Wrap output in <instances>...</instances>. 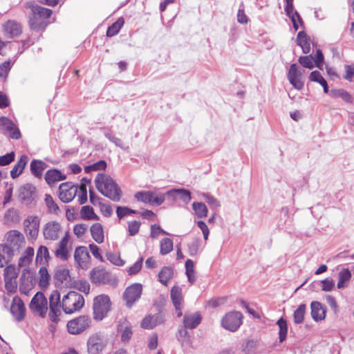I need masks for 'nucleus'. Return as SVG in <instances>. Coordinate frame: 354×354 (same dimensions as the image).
I'll use <instances>...</instances> for the list:
<instances>
[{"label":"nucleus","instance_id":"obj_48","mask_svg":"<svg viewBox=\"0 0 354 354\" xmlns=\"http://www.w3.org/2000/svg\"><path fill=\"white\" fill-rule=\"evenodd\" d=\"M202 196L206 203L210 206L212 211H216L220 207L221 204L218 200L209 193H203Z\"/></svg>","mask_w":354,"mask_h":354},{"label":"nucleus","instance_id":"obj_3","mask_svg":"<svg viewBox=\"0 0 354 354\" xmlns=\"http://www.w3.org/2000/svg\"><path fill=\"white\" fill-rule=\"evenodd\" d=\"M91 324V318L88 315H83L68 321L66 328L70 334L79 335L88 330Z\"/></svg>","mask_w":354,"mask_h":354},{"label":"nucleus","instance_id":"obj_8","mask_svg":"<svg viewBox=\"0 0 354 354\" xmlns=\"http://www.w3.org/2000/svg\"><path fill=\"white\" fill-rule=\"evenodd\" d=\"M40 218L37 216L29 215L23 222L24 230L30 240L37 239L39 231Z\"/></svg>","mask_w":354,"mask_h":354},{"label":"nucleus","instance_id":"obj_25","mask_svg":"<svg viewBox=\"0 0 354 354\" xmlns=\"http://www.w3.org/2000/svg\"><path fill=\"white\" fill-rule=\"evenodd\" d=\"M118 330L121 333V341L127 343L132 336V330L125 319H120L118 325Z\"/></svg>","mask_w":354,"mask_h":354},{"label":"nucleus","instance_id":"obj_14","mask_svg":"<svg viewBox=\"0 0 354 354\" xmlns=\"http://www.w3.org/2000/svg\"><path fill=\"white\" fill-rule=\"evenodd\" d=\"M0 130L12 139L18 140L21 138V132L17 126L7 118H0Z\"/></svg>","mask_w":354,"mask_h":354},{"label":"nucleus","instance_id":"obj_47","mask_svg":"<svg viewBox=\"0 0 354 354\" xmlns=\"http://www.w3.org/2000/svg\"><path fill=\"white\" fill-rule=\"evenodd\" d=\"M277 324L279 326V338L281 342H283L286 337L288 333V326L286 321L281 317L277 322Z\"/></svg>","mask_w":354,"mask_h":354},{"label":"nucleus","instance_id":"obj_49","mask_svg":"<svg viewBox=\"0 0 354 354\" xmlns=\"http://www.w3.org/2000/svg\"><path fill=\"white\" fill-rule=\"evenodd\" d=\"M4 279H17L19 270L15 265H9L4 269Z\"/></svg>","mask_w":354,"mask_h":354},{"label":"nucleus","instance_id":"obj_21","mask_svg":"<svg viewBox=\"0 0 354 354\" xmlns=\"http://www.w3.org/2000/svg\"><path fill=\"white\" fill-rule=\"evenodd\" d=\"M3 32L6 37L13 38L21 35L22 28L16 21L8 20L3 25Z\"/></svg>","mask_w":354,"mask_h":354},{"label":"nucleus","instance_id":"obj_43","mask_svg":"<svg viewBox=\"0 0 354 354\" xmlns=\"http://www.w3.org/2000/svg\"><path fill=\"white\" fill-rule=\"evenodd\" d=\"M124 23V21L122 17L118 18L115 22L108 28L106 30V36L111 37L117 35L123 26Z\"/></svg>","mask_w":354,"mask_h":354},{"label":"nucleus","instance_id":"obj_45","mask_svg":"<svg viewBox=\"0 0 354 354\" xmlns=\"http://www.w3.org/2000/svg\"><path fill=\"white\" fill-rule=\"evenodd\" d=\"M160 252L162 255H166L173 250V241L169 238H165L160 243Z\"/></svg>","mask_w":354,"mask_h":354},{"label":"nucleus","instance_id":"obj_56","mask_svg":"<svg viewBox=\"0 0 354 354\" xmlns=\"http://www.w3.org/2000/svg\"><path fill=\"white\" fill-rule=\"evenodd\" d=\"M186 329V328L178 329V333L176 335L177 339L179 342H180L183 346L189 343L190 337Z\"/></svg>","mask_w":354,"mask_h":354},{"label":"nucleus","instance_id":"obj_29","mask_svg":"<svg viewBox=\"0 0 354 354\" xmlns=\"http://www.w3.org/2000/svg\"><path fill=\"white\" fill-rule=\"evenodd\" d=\"M28 161V157L26 155H22L10 171V176L12 178H17L23 172Z\"/></svg>","mask_w":354,"mask_h":354},{"label":"nucleus","instance_id":"obj_46","mask_svg":"<svg viewBox=\"0 0 354 354\" xmlns=\"http://www.w3.org/2000/svg\"><path fill=\"white\" fill-rule=\"evenodd\" d=\"M306 306L304 304H300L294 311L293 318L295 324H301L304 322L306 313Z\"/></svg>","mask_w":354,"mask_h":354},{"label":"nucleus","instance_id":"obj_60","mask_svg":"<svg viewBox=\"0 0 354 354\" xmlns=\"http://www.w3.org/2000/svg\"><path fill=\"white\" fill-rule=\"evenodd\" d=\"M106 256L107 259L113 265L122 266L124 264V261L120 258L119 254L108 252Z\"/></svg>","mask_w":354,"mask_h":354},{"label":"nucleus","instance_id":"obj_13","mask_svg":"<svg viewBox=\"0 0 354 354\" xmlns=\"http://www.w3.org/2000/svg\"><path fill=\"white\" fill-rule=\"evenodd\" d=\"M79 187L71 182L62 183L59 187V197L64 203L71 202L77 195Z\"/></svg>","mask_w":354,"mask_h":354},{"label":"nucleus","instance_id":"obj_20","mask_svg":"<svg viewBox=\"0 0 354 354\" xmlns=\"http://www.w3.org/2000/svg\"><path fill=\"white\" fill-rule=\"evenodd\" d=\"M60 294L57 290H53L49 297V316L53 322H55L60 315Z\"/></svg>","mask_w":354,"mask_h":354},{"label":"nucleus","instance_id":"obj_53","mask_svg":"<svg viewBox=\"0 0 354 354\" xmlns=\"http://www.w3.org/2000/svg\"><path fill=\"white\" fill-rule=\"evenodd\" d=\"M69 277V271L64 267H58L55 270V278L60 281L63 282Z\"/></svg>","mask_w":354,"mask_h":354},{"label":"nucleus","instance_id":"obj_11","mask_svg":"<svg viewBox=\"0 0 354 354\" xmlns=\"http://www.w3.org/2000/svg\"><path fill=\"white\" fill-rule=\"evenodd\" d=\"M27 7L31 8L32 17L30 18V24L32 27L37 28L39 20L49 18L52 15V10L48 8L35 5L32 3H27Z\"/></svg>","mask_w":354,"mask_h":354},{"label":"nucleus","instance_id":"obj_22","mask_svg":"<svg viewBox=\"0 0 354 354\" xmlns=\"http://www.w3.org/2000/svg\"><path fill=\"white\" fill-rule=\"evenodd\" d=\"M91 280L95 284H104L109 279V273L103 268H93L90 272Z\"/></svg>","mask_w":354,"mask_h":354},{"label":"nucleus","instance_id":"obj_12","mask_svg":"<svg viewBox=\"0 0 354 354\" xmlns=\"http://www.w3.org/2000/svg\"><path fill=\"white\" fill-rule=\"evenodd\" d=\"M36 198V187L32 184L27 183L19 189V198L26 206H30L35 203Z\"/></svg>","mask_w":354,"mask_h":354},{"label":"nucleus","instance_id":"obj_15","mask_svg":"<svg viewBox=\"0 0 354 354\" xmlns=\"http://www.w3.org/2000/svg\"><path fill=\"white\" fill-rule=\"evenodd\" d=\"M62 233V226L59 222L49 221L46 223L43 228V236L44 239L55 241L59 239Z\"/></svg>","mask_w":354,"mask_h":354},{"label":"nucleus","instance_id":"obj_57","mask_svg":"<svg viewBox=\"0 0 354 354\" xmlns=\"http://www.w3.org/2000/svg\"><path fill=\"white\" fill-rule=\"evenodd\" d=\"M106 167V163L104 160H100L91 165L86 166L84 169L86 173H89L91 171L104 170Z\"/></svg>","mask_w":354,"mask_h":354},{"label":"nucleus","instance_id":"obj_17","mask_svg":"<svg viewBox=\"0 0 354 354\" xmlns=\"http://www.w3.org/2000/svg\"><path fill=\"white\" fill-rule=\"evenodd\" d=\"M74 259L78 267L83 270L88 268L91 257L85 246H78L75 248L74 252Z\"/></svg>","mask_w":354,"mask_h":354},{"label":"nucleus","instance_id":"obj_5","mask_svg":"<svg viewBox=\"0 0 354 354\" xmlns=\"http://www.w3.org/2000/svg\"><path fill=\"white\" fill-rule=\"evenodd\" d=\"M108 344L106 337L100 333L92 334L86 342L88 354H101Z\"/></svg>","mask_w":354,"mask_h":354},{"label":"nucleus","instance_id":"obj_61","mask_svg":"<svg viewBox=\"0 0 354 354\" xmlns=\"http://www.w3.org/2000/svg\"><path fill=\"white\" fill-rule=\"evenodd\" d=\"M104 136L111 142L114 143L115 146L124 149L123 142L121 139L117 138L114 134H113L111 131H106L104 133Z\"/></svg>","mask_w":354,"mask_h":354},{"label":"nucleus","instance_id":"obj_10","mask_svg":"<svg viewBox=\"0 0 354 354\" xmlns=\"http://www.w3.org/2000/svg\"><path fill=\"white\" fill-rule=\"evenodd\" d=\"M243 315L240 312L232 311L227 313L221 320V325L225 329L234 332L242 324Z\"/></svg>","mask_w":354,"mask_h":354},{"label":"nucleus","instance_id":"obj_2","mask_svg":"<svg viewBox=\"0 0 354 354\" xmlns=\"http://www.w3.org/2000/svg\"><path fill=\"white\" fill-rule=\"evenodd\" d=\"M84 304L83 296L77 292L70 291L64 296L62 307L66 314H72L79 311Z\"/></svg>","mask_w":354,"mask_h":354},{"label":"nucleus","instance_id":"obj_31","mask_svg":"<svg viewBox=\"0 0 354 354\" xmlns=\"http://www.w3.org/2000/svg\"><path fill=\"white\" fill-rule=\"evenodd\" d=\"M171 299L176 310L183 307L182 290L178 286H174L171 290Z\"/></svg>","mask_w":354,"mask_h":354},{"label":"nucleus","instance_id":"obj_33","mask_svg":"<svg viewBox=\"0 0 354 354\" xmlns=\"http://www.w3.org/2000/svg\"><path fill=\"white\" fill-rule=\"evenodd\" d=\"M34 254V248L32 247H28L19 259L18 266L19 268L28 266L32 261Z\"/></svg>","mask_w":354,"mask_h":354},{"label":"nucleus","instance_id":"obj_18","mask_svg":"<svg viewBox=\"0 0 354 354\" xmlns=\"http://www.w3.org/2000/svg\"><path fill=\"white\" fill-rule=\"evenodd\" d=\"M303 72L298 68L296 64H292L290 66L288 79L290 83L297 90H301L304 87V82L301 80Z\"/></svg>","mask_w":354,"mask_h":354},{"label":"nucleus","instance_id":"obj_34","mask_svg":"<svg viewBox=\"0 0 354 354\" xmlns=\"http://www.w3.org/2000/svg\"><path fill=\"white\" fill-rule=\"evenodd\" d=\"M297 45H299L304 54L310 52V46L309 43V37L304 31H300L297 34L296 39Z\"/></svg>","mask_w":354,"mask_h":354},{"label":"nucleus","instance_id":"obj_40","mask_svg":"<svg viewBox=\"0 0 354 354\" xmlns=\"http://www.w3.org/2000/svg\"><path fill=\"white\" fill-rule=\"evenodd\" d=\"M175 194H178L180 199L185 203H188L191 200V193L185 189H171L166 193L168 196L173 197Z\"/></svg>","mask_w":354,"mask_h":354},{"label":"nucleus","instance_id":"obj_39","mask_svg":"<svg viewBox=\"0 0 354 354\" xmlns=\"http://www.w3.org/2000/svg\"><path fill=\"white\" fill-rule=\"evenodd\" d=\"M50 276L47 268L44 266L39 270V286L41 288H46L49 285Z\"/></svg>","mask_w":354,"mask_h":354},{"label":"nucleus","instance_id":"obj_24","mask_svg":"<svg viewBox=\"0 0 354 354\" xmlns=\"http://www.w3.org/2000/svg\"><path fill=\"white\" fill-rule=\"evenodd\" d=\"M310 315L315 322L322 321L326 317V308L319 301H312L310 304Z\"/></svg>","mask_w":354,"mask_h":354},{"label":"nucleus","instance_id":"obj_7","mask_svg":"<svg viewBox=\"0 0 354 354\" xmlns=\"http://www.w3.org/2000/svg\"><path fill=\"white\" fill-rule=\"evenodd\" d=\"M166 194H156L153 191H140L135 194L137 201L151 205L159 206L165 200Z\"/></svg>","mask_w":354,"mask_h":354},{"label":"nucleus","instance_id":"obj_4","mask_svg":"<svg viewBox=\"0 0 354 354\" xmlns=\"http://www.w3.org/2000/svg\"><path fill=\"white\" fill-rule=\"evenodd\" d=\"M111 301L107 295H101L95 297L93 300V318L96 321H101L110 310Z\"/></svg>","mask_w":354,"mask_h":354},{"label":"nucleus","instance_id":"obj_30","mask_svg":"<svg viewBox=\"0 0 354 354\" xmlns=\"http://www.w3.org/2000/svg\"><path fill=\"white\" fill-rule=\"evenodd\" d=\"M47 164L40 160H33L30 162L31 173L37 178H41L43 171L47 168Z\"/></svg>","mask_w":354,"mask_h":354},{"label":"nucleus","instance_id":"obj_58","mask_svg":"<svg viewBox=\"0 0 354 354\" xmlns=\"http://www.w3.org/2000/svg\"><path fill=\"white\" fill-rule=\"evenodd\" d=\"M321 289L324 292H330L335 287V281L332 278H326L321 281Z\"/></svg>","mask_w":354,"mask_h":354},{"label":"nucleus","instance_id":"obj_64","mask_svg":"<svg viewBox=\"0 0 354 354\" xmlns=\"http://www.w3.org/2000/svg\"><path fill=\"white\" fill-rule=\"evenodd\" d=\"M344 68L345 74L343 77L348 82H352L354 77V65H346Z\"/></svg>","mask_w":354,"mask_h":354},{"label":"nucleus","instance_id":"obj_55","mask_svg":"<svg viewBox=\"0 0 354 354\" xmlns=\"http://www.w3.org/2000/svg\"><path fill=\"white\" fill-rule=\"evenodd\" d=\"M45 203L47 206L48 211L52 213L57 214L59 211V207L57 203L54 201L53 197L49 194L45 195Z\"/></svg>","mask_w":354,"mask_h":354},{"label":"nucleus","instance_id":"obj_28","mask_svg":"<svg viewBox=\"0 0 354 354\" xmlns=\"http://www.w3.org/2000/svg\"><path fill=\"white\" fill-rule=\"evenodd\" d=\"M66 176L62 174V172L57 169H50L47 171L45 180L48 185L53 186L55 183L64 180Z\"/></svg>","mask_w":354,"mask_h":354},{"label":"nucleus","instance_id":"obj_62","mask_svg":"<svg viewBox=\"0 0 354 354\" xmlns=\"http://www.w3.org/2000/svg\"><path fill=\"white\" fill-rule=\"evenodd\" d=\"M15 153L13 151L0 156V166H6L14 161Z\"/></svg>","mask_w":354,"mask_h":354},{"label":"nucleus","instance_id":"obj_35","mask_svg":"<svg viewBox=\"0 0 354 354\" xmlns=\"http://www.w3.org/2000/svg\"><path fill=\"white\" fill-rule=\"evenodd\" d=\"M3 220L4 223L9 225L19 223L20 221L19 211L15 208L7 209L5 212Z\"/></svg>","mask_w":354,"mask_h":354},{"label":"nucleus","instance_id":"obj_52","mask_svg":"<svg viewBox=\"0 0 354 354\" xmlns=\"http://www.w3.org/2000/svg\"><path fill=\"white\" fill-rule=\"evenodd\" d=\"M334 97H340L346 103H352L353 101V97L346 91L343 89H338L332 91Z\"/></svg>","mask_w":354,"mask_h":354},{"label":"nucleus","instance_id":"obj_19","mask_svg":"<svg viewBox=\"0 0 354 354\" xmlns=\"http://www.w3.org/2000/svg\"><path fill=\"white\" fill-rule=\"evenodd\" d=\"M142 290V285L140 283H134L126 289L124 299L129 307H131L140 297Z\"/></svg>","mask_w":354,"mask_h":354},{"label":"nucleus","instance_id":"obj_26","mask_svg":"<svg viewBox=\"0 0 354 354\" xmlns=\"http://www.w3.org/2000/svg\"><path fill=\"white\" fill-rule=\"evenodd\" d=\"M16 254L13 250L6 245L0 244V268H3L12 260Z\"/></svg>","mask_w":354,"mask_h":354},{"label":"nucleus","instance_id":"obj_44","mask_svg":"<svg viewBox=\"0 0 354 354\" xmlns=\"http://www.w3.org/2000/svg\"><path fill=\"white\" fill-rule=\"evenodd\" d=\"M185 273L190 283H194L196 281L194 263L191 259H187L185 262Z\"/></svg>","mask_w":354,"mask_h":354},{"label":"nucleus","instance_id":"obj_32","mask_svg":"<svg viewBox=\"0 0 354 354\" xmlns=\"http://www.w3.org/2000/svg\"><path fill=\"white\" fill-rule=\"evenodd\" d=\"M352 274L348 268L342 269L338 274V282L337 288L338 289H343L346 288L351 279Z\"/></svg>","mask_w":354,"mask_h":354},{"label":"nucleus","instance_id":"obj_16","mask_svg":"<svg viewBox=\"0 0 354 354\" xmlns=\"http://www.w3.org/2000/svg\"><path fill=\"white\" fill-rule=\"evenodd\" d=\"M70 236L68 232L62 238L57 245V249L55 250V256L62 260L67 261L70 257Z\"/></svg>","mask_w":354,"mask_h":354},{"label":"nucleus","instance_id":"obj_41","mask_svg":"<svg viewBox=\"0 0 354 354\" xmlns=\"http://www.w3.org/2000/svg\"><path fill=\"white\" fill-rule=\"evenodd\" d=\"M192 208L198 218H202L207 216L208 209L205 203L201 202H194Z\"/></svg>","mask_w":354,"mask_h":354},{"label":"nucleus","instance_id":"obj_38","mask_svg":"<svg viewBox=\"0 0 354 354\" xmlns=\"http://www.w3.org/2000/svg\"><path fill=\"white\" fill-rule=\"evenodd\" d=\"M161 316L158 314L149 315L146 317L141 322V326L145 329H151L160 323Z\"/></svg>","mask_w":354,"mask_h":354},{"label":"nucleus","instance_id":"obj_42","mask_svg":"<svg viewBox=\"0 0 354 354\" xmlns=\"http://www.w3.org/2000/svg\"><path fill=\"white\" fill-rule=\"evenodd\" d=\"M173 269L170 267H164L158 274L159 281L163 285L167 286L168 281L173 276Z\"/></svg>","mask_w":354,"mask_h":354},{"label":"nucleus","instance_id":"obj_51","mask_svg":"<svg viewBox=\"0 0 354 354\" xmlns=\"http://www.w3.org/2000/svg\"><path fill=\"white\" fill-rule=\"evenodd\" d=\"M81 217L86 220H95L97 218L93 209L90 206H84L80 211Z\"/></svg>","mask_w":354,"mask_h":354},{"label":"nucleus","instance_id":"obj_23","mask_svg":"<svg viewBox=\"0 0 354 354\" xmlns=\"http://www.w3.org/2000/svg\"><path fill=\"white\" fill-rule=\"evenodd\" d=\"M10 312L17 321H21L24 318L25 307L22 300L15 297L12 301Z\"/></svg>","mask_w":354,"mask_h":354},{"label":"nucleus","instance_id":"obj_6","mask_svg":"<svg viewBox=\"0 0 354 354\" xmlns=\"http://www.w3.org/2000/svg\"><path fill=\"white\" fill-rule=\"evenodd\" d=\"M4 239L6 242L3 245H6L10 248L16 254L25 244V237L24 234L17 230H11L7 232L5 234Z\"/></svg>","mask_w":354,"mask_h":354},{"label":"nucleus","instance_id":"obj_59","mask_svg":"<svg viewBox=\"0 0 354 354\" xmlns=\"http://www.w3.org/2000/svg\"><path fill=\"white\" fill-rule=\"evenodd\" d=\"M288 17L290 19L295 31H297L299 29V25L301 26H303V20L297 11H295L293 15H291Z\"/></svg>","mask_w":354,"mask_h":354},{"label":"nucleus","instance_id":"obj_36","mask_svg":"<svg viewBox=\"0 0 354 354\" xmlns=\"http://www.w3.org/2000/svg\"><path fill=\"white\" fill-rule=\"evenodd\" d=\"M91 233L93 239L97 243H102L104 241V236L102 226L99 223L93 224L91 227Z\"/></svg>","mask_w":354,"mask_h":354},{"label":"nucleus","instance_id":"obj_1","mask_svg":"<svg viewBox=\"0 0 354 354\" xmlns=\"http://www.w3.org/2000/svg\"><path fill=\"white\" fill-rule=\"evenodd\" d=\"M95 184L97 189L104 196L115 202L120 200L122 191L109 176L98 174L95 177Z\"/></svg>","mask_w":354,"mask_h":354},{"label":"nucleus","instance_id":"obj_27","mask_svg":"<svg viewBox=\"0 0 354 354\" xmlns=\"http://www.w3.org/2000/svg\"><path fill=\"white\" fill-rule=\"evenodd\" d=\"M201 322V317L198 313H185L183 319L184 327L189 329L195 328Z\"/></svg>","mask_w":354,"mask_h":354},{"label":"nucleus","instance_id":"obj_54","mask_svg":"<svg viewBox=\"0 0 354 354\" xmlns=\"http://www.w3.org/2000/svg\"><path fill=\"white\" fill-rule=\"evenodd\" d=\"M298 62L303 67L308 69H312L315 66L314 57L311 55L301 56Z\"/></svg>","mask_w":354,"mask_h":354},{"label":"nucleus","instance_id":"obj_37","mask_svg":"<svg viewBox=\"0 0 354 354\" xmlns=\"http://www.w3.org/2000/svg\"><path fill=\"white\" fill-rule=\"evenodd\" d=\"M50 259L48 249L46 246L41 245L37 251L36 255V262L39 264L47 263Z\"/></svg>","mask_w":354,"mask_h":354},{"label":"nucleus","instance_id":"obj_9","mask_svg":"<svg viewBox=\"0 0 354 354\" xmlns=\"http://www.w3.org/2000/svg\"><path fill=\"white\" fill-rule=\"evenodd\" d=\"M29 308L33 313L44 317L48 310V301L44 293L41 292H37L32 298Z\"/></svg>","mask_w":354,"mask_h":354},{"label":"nucleus","instance_id":"obj_50","mask_svg":"<svg viewBox=\"0 0 354 354\" xmlns=\"http://www.w3.org/2000/svg\"><path fill=\"white\" fill-rule=\"evenodd\" d=\"M201 245V240L199 238L194 239L190 243L187 244L188 253L190 256H196L199 251Z\"/></svg>","mask_w":354,"mask_h":354},{"label":"nucleus","instance_id":"obj_63","mask_svg":"<svg viewBox=\"0 0 354 354\" xmlns=\"http://www.w3.org/2000/svg\"><path fill=\"white\" fill-rule=\"evenodd\" d=\"M11 68V62L6 61L0 65V77L5 80L8 75Z\"/></svg>","mask_w":354,"mask_h":354}]
</instances>
